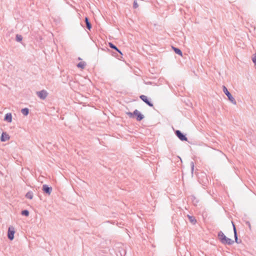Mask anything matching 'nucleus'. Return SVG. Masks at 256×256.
<instances>
[{"mask_svg": "<svg viewBox=\"0 0 256 256\" xmlns=\"http://www.w3.org/2000/svg\"><path fill=\"white\" fill-rule=\"evenodd\" d=\"M127 114L130 118H132L134 116H136L137 121H140L144 118V115L142 114L138 110H135L133 112H128L127 113Z\"/></svg>", "mask_w": 256, "mask_h": 256, "instance_id": "obj_1", "label": "nucleus"}, {"mask_svg": "<svg viewBox=\"0 0 256 256\" xmlns=\"http://www.w3.org/2000/svg\"><path fill=\"white\" fill-rule=\"evenodd\" d=\"M223 91L226 94V95L228 96V100L233 104H236V102L234 98L232 96V95L230 94V93L228 91L227 88L224 86H223Z\"/></svg>", "mask_w": 256, "mask_h": 256, "instance_id": "obj_2", "label": "nucleus"}, {"mask_svg": "<svg viewBox=\"0 0 256 256\" xmlns=\"http://www.w3.org/2000/svg\"><path fill=\"white\" fill-rule=\"evenodd\" d=\"M38 96L41 100H45L48 95V92L46 90H42L36 92Z\"/></svg>", "mask_w": 256, "mask_h": 256, "instance_id": "obj_3", "label": "nucleus"}, {"mask_svg": "<svg viewBox=\"0 0 256 256\" xmlns=\"http://www.w3.org/2000/svg\"><path fill=\"white\" fill-rule=\"evenodd\" d=\"M175 134L180 140L188 141V138L180 130H176L175 131Z\"/></svg>", "mask_w": 256, "mask_h": 256, "instance_id": "obj_4", "label": "nucleus"}, {"mask_svg": "<svg viewBox=\"0 0 256 256\" xmlns=\"http://www.w3.org/2000/svg\"><path fill=\"white\" fill-rule=\"evenodd\" d=\"M15 233L14 228L12 226L9 227L8 230V237L10 240H12L14 238Z\"/></svg>", "mask_w": 256, "mask_h": 256, "instance_id": "obj_5", "label": "nucleus"}, {"mask_svg": "<svg viewBox=\"0 0 256 256\" xmlns=\"http://www.w3.org/2000/svg\"><path fill=\"white\" fill-rule=\"evenodd\" d=\"M140 98L145 103H146L148 106H153L152 103L149 100L148 97L144 95H142L140 96Z\"/></svg>", "mask_w": 256, "mask_h": 256, "instance_id": "obj_6", "label": "nucleus"}, {"mask_svg": "<svg viewBox=\"0 0 256 256\" xmlns=\"http://www.w3.org/2000/svg\"><path fill=\"white\" fill-rule=\"evenodd\" d=\"M221 242L224 244L232 245L234 243V240L226 236Z\"/></svg>", "mask_w": 256, "mask_h": 256, "instance_id": "obj_7", "label": "nucleus"}, {"mask_svg": "<svg viewBox=\"0 0 256 256\" xmlns=\"http://www.w3.org/2000/svg\"><path fill=\"white\" fill-rule=\"evenodd\" d=\"M42 190L45 193L50 194L52 191V188L51 187H49L46 184H44L42 186Z\"/></svg>", "mask_w": 256, "mask_h": 256, "instance_id": "obj_8", "label": "nucleus"}, {"mask_svg": "<svg viewBox=\"0 0 256 256\" xmlns=\"http://www.w3.org/2000/svg\"><path fill=\"white\" fill-rule=\"evenodd\" d=\"M10 138V137L8 134L5 132H3L2 134L0 140L2 142H6Z\"/></svg>", "mask_w": 256, "mask_h": 256, "instance_id": "obj_9", "label": "nucleus"}, {"mask_svg": "<svg viewBox=\"0 0 256 256\" xmlns=\"http://www.w3.org/2000/svg\"><path fill=\"white\" fill-rule=\"evenodd\" d=\"M4 120L8 122H11L12 121V114L10 112L7 113L4 116Z\"/></svg>", "mask_w": 256, "mask_h": 256, "instance_id": "obj_10", "label": "nucleus"}, {"mask_svg": "<svg viewBox=\"0 0 256 256\" xmlns=\"http://www.w3.org/2000/svg\"><path fill=\"white\" fill-rule=\"evenodd\" d=\"M232 226H233L234 232V237L235 241H236V243L238 244L239 242H238L236 229V228L235 225L234 224V222H232Z\"/></svg>", "mask_w": 256, "mask_h": 256, "instance_id": "obj_11", "label": "nucleus"}, {"mask_svg": "<svg viewBox=\"0 0 256 256\" xmlns=\"http://www.w3.org/2000/svg\"><path fill=\"white\" fill-rule=\"evenodd\" d=\"M84 21H85V22H86V28L88 30H90L91 29V28H92V25H91L90 22L89 21V20H88V18L86 17L85 19H84Z\"/></svg>", "mask_w": 256, "mask_h": 256, "instance_id": "obj_12", "label": "nucleus"}, {"mask_svg": "<svg viewBox=\"0 0 256 256\" xmlns=\"http://www.w3.org/2000/svg\"><path fill=\"white\" fill-rule=\"evenodd\" d=\"M226 237V236L224 235V234L222 231H220L218 232V238L220 240V242H222Z\"/></svg>", "mask_w": 256, "mask_h": 256, "instance_id": "obj_13", "label": "nucleus"}, {"mask_svg": "<svg viewBox=\"0 0 256 256\" xmlns=\"http://www.w3.org/2000/svg\"><path fill=\"white\" fill-rule=\"evenodd\" d=\"M226 237V236L224 235V234L222 231H220L218 232V238L220 240V242H222Z\"/></svg>", "mask_w": 256, "mask_h": 256, "instance_id": "obj_14", "label": "nucleus"}, {"mask_svg": "<svg viewBox=\"0 0 256 256\" xmlns=\"http://www.w3.org/2000/svg\"><path fill=\"white\" fill-rule=\"evenodd\" d=\"M172 48L174 50V52L176 54H178L180 56H182V53L180 49L176 48L173 47V46H172Z\"/></svg>", "mask_w": 256, "mask_h": 256, "instance_id": "obj_15", "label": "nucleus"}, {"mask_svg": "<svg viewBox=\"0 0 256 256\" xmlns=\"http://www.w3.org/2000/svg\"><path fill=\"white\" fill-rule=\"evenodd\" d=\"M86 65V64L84 62H81L77 64V66L79 68L83 69L85 67Z\"/></svg>", "mask_w": 256, "mask_h": 256, "instance_id": "obj_16", "label": "nucleus"}, {"mask_svg": "<svg viewBox=\"0 0 256 256\" xmlns=\"http://www.w3.org/2000/svg\"><path fill=\"white\" fill-rule=\"evenodd\" d=\"M21 112L24 116H27L28 114L29 110L28 108H24L21 110Z\"/></svg>", "mask_w": 256, "mask_h": 256, "instance_id": "obj_17", "label": "nucleus"}, {"mask_svg": "<svg viewBox=\"0 0 256 256\" xmlns=\"http://www.w3.org/2000/svg\"><path fill=\"white\" fill-rule=\"evenodd\" d=\"M26 197L28 199H32L33 198V194L31 192H28L26 194Z\"/></svg>", "mask_w": 256, "mask_h": 256, "instance_id": "obj_18", "label": "nucleus"}, {"mask_svg": "<svg viewBox=\"0 0 256 256\" xmlns=\"http://www.w3.org/2000/svg\"><path fill=\"white\" fill-rule=\"evenodd\" d=\"M16 40L17 42H20L22 40V36L20 34H17L16 36Z\"/></svg>", "mask_w": 256, "mask_h": 256, "instance_id": "obj_19", "label": "nucleus"}, {"mask_svg": "<svg viewBox=\"0 0 256 256\" xmlns=\"http://www.w3.org/2000/svg\"><path fill=\"white\" fill-rule=\"evenodd\" d=\"M108 46L110 48H112L114 50H118V48L114 44L112 43L109 42Z\"/></svg>", "mask_w": 256, "mask_h": 256, "instance_id": "obj_20", "label": "nucleus"}, {"mask_svg": "<svg viewBox=\"0 0 256 256\" xmlns=\"http://www.w3.org/2000/svg\"><path fill=\"white\" fill-rule=\"evenodd\" d=\"M21 214L23 216H28L29 215V212H28V210H25L22 211Z\"/></svg>", "mask_w": 256, "mask_h": 256, "instance_id": "obj_21", "label": "nucleus"}, {"mask_svg": "<svg viewBox=\"0 0 256 256\" xmlns=\"http://www.w3.org/2000/svg\"><path fill=\"white\" fill-rule=\"evenodd\" d=\"M189 218L190 221L192 223H195L196 222V220L195 218L192 216H190L189 215L188 216Z\"/></svg>", "mask_w": 256, "mask_h": 256, "instance_id": "obj_22", "label": "nucleus"}, {"mask_svg": "<svg viewBox=\"0 0 256 256\" xmlns=\"http://www.w3.org/2000/svg\"><path fill=\"white\" fill-rule=\"evenodd\" d=\"M190 166H191L192 173V174L193 172H194V162H190Z\"/></svg>", "mask_w": 256, "mask_h": 256, "instance_id": "obj_23", "label": "nucleus"}, {"mask_svg": "<svg viewBox=\"0 0 256 256\" xmlns=\"http://www.w3.org/2000/svg\"><path fill=\"white\" fill-rule=\"evenodd\" d=\"M138 6V5L136 0L134 2L133 7L134 8H136Z\"/></svg>", "mask_w": 256, "mask_h": 256, "instance_id": "obj_24", "label": "nucleus"}, {"mask_svg": "<svg viewBox=\"0 0 256 256\" xmlns=\"http://www.w3.org/2000/svg\"><path fill=\"white\" fill-rule=\"evenodd\" d=\"M118 52V53L121 55L122 56V52H121L120 50L118 49V50H116Z\"/></svg>", "mask_w": 256, "mask_h": 256, "instance_id": "obj_25", "label": "nucleus"}]
</instances>
